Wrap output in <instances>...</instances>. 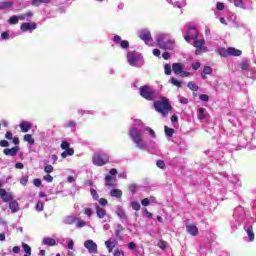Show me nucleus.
I'll return each mask as SVG.
<instances>
[{
    "label": "nucleus",
    "instance_id": "1",
    "mask_svg": "<svg viewBox=\"0 0 256 256\" xmlns=\"http://www.w3.org/2000/svg\"><path fill=\"white\" fill-rule=\"evenodd\" d=\"M156 43L160 49L164 51H174L175 49V39L169 34L159 33L156 36Z\"/></svg>",
    "mask_w": 256,
    "mask_h": 256
},
{
    "label": "nucleus",
    "instance_id": "2",
    "mask_svg": "<svg viewBox=\"0 0 256 256\" xmlns=\"http://www.w3.org/2000/svg\"><path fill=\"white\" fill-rule=\"evenodd\" d=\"M129 137L132 139L137 149H141L142 151H145V149H147V142L143 140V133L139 131L136 127L130 128Z\"/></svg>",
    "mask_w": 256,
    "mask_h": 256
},
{
    "label": "nucleus",
    "instance_id": "3",
    "mask_svg": "<svg viewBox=\"0 0 256 256\" xmlns=\"http://www.w3.org/2000/svg\"><path fill=\"white\" fill-rule=\"evenodd\" d=\"M154 109L157 113H160L162 117H167L172 107L169 103V99L166 97H160L159 100L154 101Z\"/></svg>",
    "mask_w": 256,
    "mask_h": 256
},
{
    "label": "nucleus",
    "instance_id": "4",
    "mask_svg": "<svg viewBox=\"0 0 256 256\" xmlns=\"http://www.w3.org/2000/svg\"><path fill=\"white\" fill-rule=\"evenodd\" d=\"M127 62L131 67H143V56L139 52H128Z\"/></svg>",
    "mask_w": 256,
    "mask_h": 256
},
{
    "label": "nucleus",
    "instance_id": "5",
    "mask_svg": "<svg viewBox=\"0 0 256 256\" xmlns=\"http://www.w3.org/2000/svg\"><path fill=\"white\" fill-rule=\"evenodd\" d=\"M92 163L96 167H103L109 163V155L104 152H96L92 158Z\"/></svg>",
    "mask_w": 256,
    "mask_h": 256
},
{
    "label": "nucleus",
    "instance_id": "6",
    "mask_svg": "<svg viewBox=\"0 0 256 256\" xmlns=\"http://www.w3.org/2000/svg\"><path fill=\"white\" fill-rule=\"evenodd\" d=\"M139 94L143 99H147V101H153L155 99L157 92L151 88V86H142L139 89Z\"/></svg>",
    "mask_w": 256,
    "mask_h": 256
},
{
    "label": "nucleus",
    "instance_id": "7",
    "mask_svg": "<svg viewBox=\"0 0 256 256\" xmlns=\"http://www.w3.org/2000/svg\"><path fill=\"white\" fill-rule=\"evenodd\" d=\"M219 55L222 57H241L243 52L237 48L229 47L227 49L225 48H220L218 50Z\"/></svg>",
    "mask_w": 256,
    "mask_h": 256
},
{
    "label": "nucleus",
    "instance_id": "8",
    "mask_svg": "<svg viewBox=\"0 0 256 256\" xmlns=\"http://www.w3.org/2000/svg\"><path fill=\"white\" fill-rule=\"evenodd\" d=\"M190 45H193V47L196 48V55H201L202 53H206L207 48L205 45V40L197 38L196 40H192V43Z\"/></svg>",
    "mask_w": 256,
    "mask_h": 256
},
{
    "label": "nucleus",
    "instance_id": "9",
    "mask_svg": "<svg viewBox=\"0 0 256 256\" xmlns=\"http://www.w3.org/2000/svg\"><path fill=\"white\" fill-rule=\"evenodd\" d=\"M187 43H193L196 39H199V31L195 27H190L184 36Z\"/></svg>",
    "mask_w": 256,
    "mask_h": 256
},
{
    "label": "nucleus",
    "instance_id": "10",
    "mask_svg": "<svg viewBox=\"0 0 256 256\" xmlns=\"http://www.w3.org/2000/svg\"><path fill=\"white\" fill-rule=\"evenodd\" d=\"M61 149L64 151L61 153L62 159H67V157H71L72 155H75V150L73 148H70V144L67 141H63L60 145Z\"/></svg>",
    "mask_w": 256,
    "mask_h": 256
},
{
    "label": "nucleus",
    "instance_id": "11",
    "mask_svg": "<svg viewBox=\"0 0 256 256\" xmlns=\"http://www.w3.org/2000/svg\"><path fill=\"white\" fill-rule=\"evenodd\" d=\"M138 37L146 43V45H151L153 38H151V32L147 29L140 30L138 32Z\"/></svg>",
    "mask_w": 256,
    "mask_h": 256
},
{
    "label": "nucleus",
    "instance_id": "12",
    "mask_svg": "<svg viewBox=\"0 0 256 256\" xmlns=\"http://www.w3.org/2000/svg\"><path fill=\"white\" fill-rule=\"evenodd\" d=\"M35 29H37V23L35 22H24L20 26V31H22V33H27V31L33 33Z\"/></svg>",
    "mask_w": 256,
    "mask_h": 256
},
{
    "label": "nucleus",
    "instance_id": "13",
    "mask_svg": "<svg viewBox=\"0 0 256 256\" xmlns=\"http://www.w3.org/2000/svg\"><path fill=\"white\" fill-rule=\"evenodd\" d=\"M111 175H117V169L112 168L110 170V175H107L105 177V185H106V187H117L116 183L111 182V181H113V176H111Z\"/></svg>",
    "mask_w": 256,
    "mask_h": 256
},
{
    "label": "nucleus",
    "instance_id": "14",
    "mask_svg": "<svg viewBox=\"0 0 256 256\" xmlns=\"http://www.w3.org/2000/svg\"><path fill=\"white\" fill-rule=\"evenodd\" d=\"M84 247L93 255L97 254V243H95L93 240H86L84 242Z\"/></svg>",
    "mask_w": 256,
    "mask_h": 256
},
{
    "label": "nucleus",
    "instance_id": "15",
    "mask_svg": "<svg viewBox=\"0 0 256 256\" xmlns=\"http://www.w3.org/2000/svg\"><path fill=\"white\" fill-rule=\"evenodd\" d=\"M0 199H2V201L4 203H9V202L13 201V194H11L10 192H7L6 189L1 188L0 189Z\"/></svg>",
    "mask_w": 256,
    "mask_h": 256
},
{
    "label": "nucleus",
    "instance_id": "16",
    "mask_svg": "<svg viewBox=\"0 0 256 256\" xmlns=\"http://www.w3.org/2000/svg\"><path fill=\"white\" fill-rule=\"evenodd\" d=\"M114 43L121 47V49H129V41L121 39V36H114Z\"/></svg>",
    "mask_w": 256,
    "mask_h": 256
},
{
    "label": "nucleus",
    "instance_id": "17",
    "mask_svg": "<svg viewBox=\"0 0 256 256\" xmlns=\"http://www.w3.org/2000/svg\"><path fill=\"white\" fill-rule=\"evenodd\" d=\"M20 149L21 148L19 146H15L13 148H6L3 150V153L8 157H15L17 153H19Z\"/></svg>",
    "mask_w": 256,
    "mask_h": 256
},
{
    "label": "nucleus",
    "instance_id": "18",
    "mask_svg": "<svg viewBox=\"0 0 256 256\" xmlns=\"http://www.w3.org/2000/svg\"><path fill=\"white\" fill-rule=\"evenodd\" d=\"M13 2L11 1H1L0 11H13Z\"/></svg>",
    "mask_w": 256,
    "mask_h": 256
},
{
    "label": "nucleus",
    "instance_id": "19",
    "mask_svg": "<svg viewBox=\"0 0 256 256\" xmlns=\"http://www.w3.org/2000/svg\"><path fill=\"white\" fill-rule=\"evenodd\" d=\"M157 203V198H155L154 196H150L148 198H144L141 200V205L143 207H149V205H154Z\"/></svg>",
    "mask_w": 256,
    "mask_h": 256
},
{
    "label": "nucleus",
    "instance_id": "20",
    "mask_svg": "<svg viewBox=\"0 0 256 256\" xmlns=\"http://www.w3.org/2000/svg\"><path fill=\"white\" fill-rule=\"evenodd\" d=\"M183 69H185V65H183V63L172 64V70L176 75H181V73H183Z\"/></svg>",
    "mask_w": 256,
    "mask_h": 256
},
{
    "label": "nucleus",
    "instance_id": "21",
    "mask_svg": "<svg viewBox=\"0 0 256 256\" xmlns=\"http://www.w3.org/2000/svg\"><path fill=\"white\" fill-rule=\"evenodd\" d=\"M241 211H243L242 207H238L234 210V219H236V223L234 224V227H239V225H241V217H239V213H241Z\"/></svg>",
    "mask_w": 256,
    "mask_h": 256
},
{
    "label": "nucleus",
    "instance_id": "22",
    "mask_svg": "<svg viewBox=\"0 0 256 256\" xmlns=\"http://www.w3.org/2000/svg\"><path fill=\"white\" fill-rule=\"evenodd\" d=\"M19 127L22 131V133H29L31 129V122L23 120L20 124Z\"/></svg>",
    "mask_w": 256,
    "mask_h": 256
},
{
    "label": "nucleus",
    "instance_id": "23",
    "mask_svg": "<svg viewBox=\"0 0 256 256\" xmlns=\"http://www.w3.org/2000/svg\"><path fill=\"white\" fill-rule=\"evenodd\" d=\"M186 229L189 233V235H192V237H195L199 234V228L197 226L190 224L186 226Z\"/></svg>",
    "mask_w": 256,
    "mask_h": 256
},
{
    "label": "nucleus",
    "instance_id": "24",
    "mask_svg": "<svg viewBox=\"0 0 256 256\" xmlns=\"http://www.w3.org/2000/svg\"><path fill=\"white\" fill-rule=\"evenodd\" d=\"M244 229L248 235V241L250 243L255 241V233L253 232V226H245Z\"/></svg>",
    "mask_w": 256,
    "mask_h": 256
},
{
    "label": "nucleus",
    "instance_id": "25",
    "mask_svg": "<svg viewBox=\"0 0 256 256\" xmlns=\"http://www.w3.org/2000/svg\"><path fill=\"white\" fill-rule=\"evenodd\" d=\"M115 245H117V240H115V238H110L105 242V246L107 247L109 253L115 249Z\"/></svg>",
    "mask_w": 256,
    "mask_h": 256
},
{
    "label": "nucleus",
    "instance_id": "26",
    "mask_svg": "<svg viewBox=\"0 0 256 256\" xmlns=\"http://www.w3.org/2000/svg\"><path fill=\"white\" fill-rule=\"evenodd\" d=\"M42 245H47L48 247H55L57 245V241L51 237H45L42 240Z\"/></svg>",
    "mask_w": 256,
    "mask_h": 256
},
{
    "label": "nucleus",
    "instance_id": "27",
    "mask_svg": "<svg viewBox=\"0 0 256 256\" xmlns=\"http://www.w3.org/2000/svg\"><path fill=\"white\" fill-rule=\"evenodd\" d=\"M96 215L99 219H105L107 216V210L101 206H96Z\"/></svg>",
    "mask_w": 256,
    "mask_h": 256
},
{
    "label": "nucleus",
    "instance_id": "28",
    "mask_svg": "<svg viewBox=\"0 0 256 256\" xmlns=\"http://www.w3.org/2000/svg\"><path fill=\"white\" fill-rule=\"evenodd\" d=\"M9 209L12 213H17L19 212V202L16 200H11L9 202Z\"/></svg>",
    "mask_w": 256,
    "mask_h": 256
},
{
    "label": "nucleus",
    "instance_id": "29",
    "mask_svg": "<svg viewBox=\"0 0 256 256\" xmlns=\"http://www.w3.org/2000/svg\"><path fill=\"white\" fill-rule=\"evenodd\" d=\"M116 215L119 217V219H127V215L125 214L122 206L116 207Z\"/></svg>",
    "mask_w": 256,
    "mask_h": 256
},
{
    "label": "nucleus",
    "instance_id": "30",
    "mask_svg": "<svg viewBox=\"0 0 256 256\" xmlns=\"http://www.w3.org/2000/svg\"><path fill=\"white\" fill-rule=\"evenodd\" d=\"M111 197H115L116 199H121L123 197V191L120 189H112L110 191Z\"/></svg>",
    "mask_w": 256,
    "mask_h": 256
},
{
    "label": "nucleus",
    "instance_id": "31",
    "mask_svg": "<svg viewBox=\"0 0 256 256\" xmlns=\"http://www.w3.org/2000/svg\"><path fill=\"white\" fill-rule=\"evenodd\" d=\"M197 118L199 121H205V108L197 109Z\"/></svg>",
    "mask_w": 256,
    "mask_h": 256
},
{
    "label": "nucleus",
    "instance_id": "32",
    "mask_svg": "<svg viewBox=\"0 0 256 256\" xmlns=\"http://www.w3.org/2000/svg\"><path fill=\"white\" fill-rule=\"evenodd\" d=\"M24 141L29 145H35V138L31 134L24 135Z\"/></svg>",
    "mask_w": 256,
    "mask_h": 256
},
{
    "label": "nucleus",
    "instance_id": "33",
    "mask_svg": "<svg viewBox=\"0 0 256 256\" xmlns=\"http://www.w3.org/2000/svg\"><path fill=\"white\" fill-rule=\"evenodd\" d=\"M130 206L134 211H140L141 210V204L139 201L132 200L130 201Z\"/></svg>",
    "mask_w": 256,
    "mask_h": 256
},
{
    "label": "nucleus",
    "instance_id": "34",
    "mask_svg": "<svg viewBox=\"0 0 256 256\" xmlns=\"http://www.w3.org/2000/svg\"><path fill=\"white\" fill-rule=\"evenodd\" d=\"M234 7H239L240 9H247L245 2L243 0H234Z\"/></svg>",
    "mask_w": 256,
    "mask_h": 256
},
{
    "label": "nucleus",
    "instance_id": "35",
    "mask_svg": "<svg viewBox=\"0 0 256 256\" xmlns=\"http://www.w3.org/2000/svg\"><path fill=\"white\" fill-rule=\"evenodd\" d=\"M165 135L168 138L173 137V134L175 133V130L173 128H169L167 126L164 127Z\"/></svg>",
    "mask_w": 256,
    "mask_h": 256
},
{
    "label": "nucleus",
    "instance_id": "36",
    "mask_svg": "<svg viewBox=\"0 0 256 256\" xmlns=\"http://www.w3.org/2000/svg\"><path fill=\"white\" fill-rule=\"evenodd\" d=\"M22 249L24 253H26L24 256H31V246H28L26 243H22Z\"/></svg>",
    "mask_w": 256,
    "mask_h": 256
},
{
    "label": "nucleus",
    "instance_id": "37",
    "mask_svg": "<svg viewBox=\"0 0 256 256\" xmlns=\"http://www.w3.org/2000/svg\"><path fill=\"white\" fill-rule=\"evenodd\" d=\"M64 243H65V245H67V249H69V250H73V247H74V242H73V239H71V238H66L65 240H64Z\"/></svg>",
    "mask_w": 256,
    "mask_h": 256
},
{
    "label": "nucleus",
    "instance_id": "38",
    "mask_svg": "<svg viewBox=\"0 0 256 256\" xmlns=\"http://www.w3.org/2000/svg\"><path fill=\"white\" fill-rule=\"evenodd\" d=\"M8 23L9 25H17V23H19V18L17 15H13L8 19Z\"/></svg>",
    "mask_w": 256,
    "mask_h": 256
},
{
    "label": "nucleus",
    "instance_id": "39",
    "mask_svg": "<svg viewBox=\"0 0 256 256\" xmlns=\"http://www.w3.org/2000/svg\"><path fill=\"white\" fill-rule=\"evenodd\" d=\"M51 0H32L31 5L34 7H39L41 3H50Z\"/></svg>",
    "mask_w": 256,
    "mask_h": 256
},
{
    "label": "nucleus",
    "instance_id": "40",
    "mask_svg": "<svg viewBox=\"0 0 256 256\" xmlns=\"http://www.w3.org/2000/svg\"><path fill=\"white\" fill-rule=\"evenodd\" d=\"M1 39H2L3 41H7V40H9V39H13V36H11V34H9L8 31H5V32H2V33H1Z\"/></svg>",
    "mask_w": 256,
    "mask_h": 256
},
{
    "label": "nucleus",
    "instance_id": "41",
    "mask_svg": "<svg viewBox=\"0 0 256 256\" xmlns=\"http://www.w3.org/2000/svg\"><path fill=\"white\" fill-rule=\"evenodd\" d=\"M75 217L73 216H67L65 219H64V223L66 225H73V223L75 222Z\"/></svg>",
    "mask_w": 256,
    "mask_h": 256
},
{
    "label": "nucleus",
    "instance_id": "42",
    "mask_svg": "<svg viewBox=\"0 0 256 256\" xmlns=\"http://www.w3.org/2000/svg\"><path fill=\"white\" fill-rule=\"evenodd\" d=\"M169 83L174 85V87H181L182 83L181 81H178L176 78H170Z\"/></svg>",
    "mask_w": 256,
    "mask_h": 256
},
{
    "label": "nucleus",
    "instance_id": "43",
    "mask_svg": "<svg viewBox=\"0 0 256 256\" xmlns=\"http://www.w3.org/2000/svg\"><path fill=\"white\" fill-rule=\"evenodd\" d=\"M187 87L188 89H191V91H199V86H197L195 82H189Z\"/></svg>",
    "mask_w": 256,
    "mask_h": 256
},
{
    "label": "nucleus",
    "instance_id": "44",
    "mask_svg": "<svg viewBox=\"0 0 256 256\" xmlns=\"http://www.w3.org/2000/svg\"><path fill=\"white\" fill-rule=\"evenodd\" d=\"M249 66V61L247 60L242 61V63L240 64V68L242 69V71H248Z\"/></svg>",
    "mask_w": 256,
    "mask_h": 256
},
{
    "label": "nucleus",
    "instance_id": "45",
    "mask_svg": "<svg viewBox=\"0 0 256 256\" xmlns=\"http://www.w3.org/2000/svg\"><path fill=\"white\" fill-rule=\"evenodd\" d=\"M144 131H147L148 134L152 137V139H155L156 134H155V131L153 129H151L150 127H144Z\"/></svg>",
    "mask_w": 256,
    "mask_h": 256
},
{
    "label": "nucleus",
    "instance_id": "46",
    "mask_svg": "<svg viewBox=\"0 0 256 256\" xmlns=\"http://www.w3.org/2000/svg\"><path fill=\"white\" fill-rule=\"evenodd\" d=\"M202 73H204V75H211V73H213V69L210 66H205Z\"/></svg>",
    "mask_w": 256,
    "mask_h": 256
},
{
    "label": "nucleus",
    "instance_id": "47",
    "mask_svg": "<svg viewBox=\"0 0 256 256\" xmlns=\"http://www.w3.org/2000/svg\"><path fill=\"white\" fill-rule=\"evenodd\" d=\"M143 213H144V217H146V219H153V214L151 212H149V210H147V208L143 209Z\"/></svg>",
    "mask_w": 256,
    "mask_h": 256
},
{
    "label": "nucleus",
    "instance_id": "48",
    "mask_svg": "<svg viewBox=\"0 0 256 256\" xmlns=\"http://www.w3.org/2000/svg\"><path fill=\"white\" fill-rule=\"evenodd\" d=\"M164 73L165 75H171V64H165Z\"/></svg>",
    "mask_w": 256,
    "mask_h": 256
},
{
    "label": "nucleus",
    "instance_id": "49",
    "mask_svg": "<svg viewBox=\"0 0 256 256\" xmlns=\"http://www.w3.org/2000/svg\"><path fill=\"white\" fill-rule=\"evenodd\" d=\"M28 181H29V176H22L21 179H20V183L24 187H25V185H27Z\"/></svg>",
    "mask_w": 256,
    "mask_h": 256
},
{
    "label": "nucleus",
    "instance_id": "50",
    "mask_svg": "<svg viewBox=\"0 0 256 256\" xmlns=\"http://www.w3.org/2000/svg\"><path fill=\"white\" fill-rule=\"evenodd\" d=\"M90 193L95 201L99 200V194H97V191L95 189H91Z\"/></svg>",
    "mask_w": 256,
    "mask_h": 256
},
{
    "label": "nucleus",
    "instance_id": "51",
    "mask_svg": "<svg viewBox=\"0 0 256 256\" xmlns=\"http://www.w3.org/2000/svg\"><path fill=\"white\" fill-rule=\"evenodd\" d=\"M44 181H46V183H53V176H51L50 174H47L43 177Z\"/></svg>",
    "mask_w": 256,
    "mask_h": 256
},
{
    "label": "nucleus",
    "instance_id": "52",
    "mask_svg": "<svg viewBox=\"0 0 256 256\" xmlns=\"http://www.w3.org/2000/svg\"><path fill=\"white\" fill-rule=\"evenodd\" d=\"M129 191L132 193V195H135V193H137V185L131 184L129 186Z\"/></svg>",
    "mask_w": 256,
    "mask_h": 256
},
{
    "label": "nucleus",
    "instance_id": "53",
    "mask_svg": "<svg viewBox=\"0 0 256 256\" xmlns=\"http://www.w3.org/2000/svg\"><path fill=\"white\" fill-rule=\"evenodd\" d=\"M65 127H69L70 129H75L77 127V124L75 121H69L68 123L65 124Z\"/></svg>",
    "mask_w": 256,
    "mask_h": 256
},
{
    "label": "nucleus",
    "instance_id": "54",
    "mask_svg": "<svg viewBox=\"0 0 256 256\" xmlns=\"http://www.w3.org/2000/svg\"><path fill=\"white\" fill-rule=\"evenodd\" d=\"M44 171H45V173H53V171H54V168L51 166V165H46L45 167H44Z\"/></svg>",
    "mask_w": 256,
    "mask_h": 256
},
{
    "label": "nucleus",
    "instance_id": "55",
    "mask_svg": "<svg viewBox=\"0 0 256 256\" xmlns=\"http://www.w3.org/2000/svg\"><path fill=\"white\" fill-rule=\"evenodd\" d=\"M158 247H159L160 249H167V242H165V241H163V240L159 241V242H158Z\"/></svg>",
    "mask_w": 256,
    "mask_h": 256
},
{
    "label": "nucleus",
    "instance_id": "56",
    "mask_svg": "<svg viewBox=\"0 0 256 256\" xmlns=\"http://www.w3.org/2000/svg\"><path fill=\"white\" fill-rule=\"evenodd\" d=\"M191 67L194 71H197L201 67V63L200 62H194V63L191 64Z\"/></svg>",
    "mask_w": 256,
    "mask_h": 256
},
{
    "label": "nucleus",
    "instance_id": "57",
    "mask_svg": "<svg viewBox=\"0 0 256 256\" xmlns=\"http://www.w3.org/2000/svg\"><path fill=\"white\" fill-rule=\"evenodd\" d=\"M179 103H182V105H187L189 100L183 96H179Z\"/></svg>",
    "mask_w": 256,
    "mask_h": 256
},
{
    "label": "nucleus",
    "instance_id": "58",
    "mask_svg": "<svg viewBox=\"0 0 256 256\" xmlns=\"http://www.w3.org/2000/svg\"><path fill=\"white\" fill-rule=\"evenodd\" d=\"M125 255V253H123V250L119 249V248H116L114 250V256H123Z\"/></svg>",
    "mask_w": 256,
    "mask_h": 256
},
{
    "label": "nucleus",
    "instance_id": "59",
    "mask_svg": "<svg viewBox=\"0 0 256 256\" xmlns=\"http://www.w3.org/2000/svg\"><path fill=\"white\" fill-rule=\"evenodd\" d=\"M35 209H36V211H39V212L43 211V209H44L43 202H38L36 204Z\"/></svg>",
    "mask_w": 256,
    "mask_h": 256
},
{
    "label": "nucleus",
    "instance_id": "60",
    "mask_svg": "<svg viewBox=\"0 0 256 256\" xmlns=\"http://www.w3.org/2000/svg\"><path fill=\"white\" fill-rule=\"evenodd\" d=\"M84 215H87V217H91V215H93V210L91 208H85Z\"/></svg>",
    "mask_w": 256,
    "mask_h": 256
},
{
    "label": "nucleus",
    "instance_id": "61",
    "mask_svg": "<svg viewBox=\"0 0 256 256\" xmlns=\"http://www.w3.org/2000/svg\"><path fill=\"white\" fill-rule=\"evenodd\" d=\"M156 165L159 167V169H165V162L163 160H158Z\"/></svg>",
    "mask_w": 256,
    "mask_h": 256
},
{
    "label": "nucleus",
    "instance_id": "62",
    "mask_svg": "<svg viewBox=\"0 0 256 256\" xmlns=\"http://www.w3.org/2000/svg\"><path fill=\"white\" fill-rule=\"evenodd\" d=\"M199 99H200V101H205V102H207V101H209V96H208L207 94H201V95L199 96Z\"/></svg>",
    "mask_w": 256,
    "mask_h": 256
},
{
    "label": "nucleus",
    "instance_id": "63",
    "mask_svg": "<svg viewBox=\"0 0 256 256\" xmlns=\"http://www.w3.org/2000/svg\"><path fill=\"white\" fill-rule=\"evenodd\" d=\"M0 147H9V142L7 140H1Z\"/></svg>",
    "mask_w": 256,
    "mask_h": 256
},
{
    "label": "nucleus",
    "instance_id": "64",
    "mask_svg": "<svg viewBox=\"0 0 256 256\" xmlns=\"http://www.w3.org/2000/svg\"><path fill=\"white\" fill-rule=\"evenodd\" d=\"M99 203H100V205L102 206V207H105V206H107V199H105V198H101L100 200H99Z\"/></svg>",
    "mask_w": 256,
    "mask_h": 256
}]
</instances>
